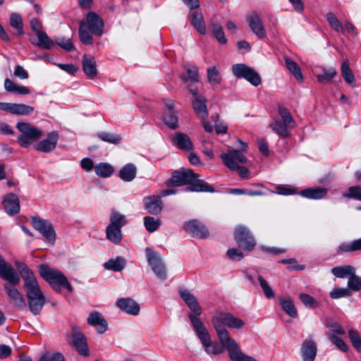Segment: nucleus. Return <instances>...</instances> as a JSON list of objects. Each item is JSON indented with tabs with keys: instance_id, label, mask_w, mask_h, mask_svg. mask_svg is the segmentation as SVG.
Masks as SVG:
<instances>
[{
	"instance_id": "f257e3e1",
	"label": "nucleus",
	"mask_w": 361,
	"mask_h": 361,
	"mask_svg": "<svg viewBox=\"0 0 361 361\" xmlns=\"http://www.w3.org/2000/svg\"><path fill=\"white\" fill-rule=\"evenodd\" d=\"M16 267L24 281L29 310L34 315H37L46 302V297L32 271L21 262H16Z\"/></svg>"
},
{
	"instance_id": "f03ea898",
	"label": "nucleus",
	"mask_w": 361,
	"mask_h": 361,
	"mask_svg": "<svg viewBox=\"0 0 361 361\" xmlns=\"http://www.w3.org/2000/svg\"><path fill=\"white\" fill-rule=\"evenodd\" d=\"M20 274L6 262L0 255V278L7 281L4 284V288L10 303L19 310L26 308V302L22 293L16 287L20 281Z\"/></svg>"
},
{
	"instance_id": "7ed1b4c3",
	"label": "nucleus",
	"mask_w": 361,
	"mask_h": 361,
	"mask_svg": "<svg viewBox=\"0 0 361 361\" xmlns=\"http://www.w3.org/2000/svg\"><path fill=\"white\" fill-rule=\"evenodd\" d=\"M198 175L191 169H182L174 171L167 183L171 186H180L187 184L191 185L187 191L195 192H214L213 188L203 180L199 179Z\"/></svg>"
},
{
	"instance_id": "20e7f679",
	"label": "nucleus",
	"mask_w": 361,
	"mask_h": 361,
	"mask_svg": "<svg viewBox=\"0 0 361 361\" xmlns=\"http://www.w3.org/2000/svg\"><path fill=\"white\" fill-rule=\"evenodd\" d=\"M104 23L96 13L88 12L85 19L80 22L78 35L81 42L86 45L93 44V36L101 37L104 33Z\"/></svg>"
},
{
	"instance_id": "39448f33",
	"label": "nucleus",
	"mask_w": 361,
	"mask_h": 361,
	"mask_svg": "<svg viewBox=\"0 0 361 361\" xmlns=\"http://www.w3.org/2000/svg\"><path fill=\"white\" fill-rule=\"evenodd\" d=\"M189 318L201 342L204 351L208 355L214 356L221 354L224 349H226V346L220 342L218 343L212 340L207 329L198 317L192 314H189Z\"/></svg>"
},
{
	"instance_id": "423d86ee",
	"label": "nucleus",
	"mask_w": 361,
	"mask_h": 361,
	"mask_svg": "<svg viewBox=\"0 0 361 361\" xmlns=\"http://www.w3.org/2000/svg\"><path fill=\"white\" fill-rule=\"evenodd\" d=\"M39 273L41 277L57 293H60L63 288L69 293L73 289L67 277L60 270L51 267L48 264H42L39 267Z\"/></svg>"
},
{
	"instance_id": "0eeeda50",
	"label": "nucleus",
	"mask_w": 361,
	"mask_h": 361,
	"mask_svg": "<svg viewBox=\"0 0 361 361\" xmlns=\"http://www.w3.org/2000/svg\"><path fill=\"white\" fill-rule=\"evenodd\" d=\"M278 113L280 119L273 118L269 127L275 133L285 138L289 136L288 129L295 126V121L290 111L283 106L278 107Z\"/></svg>"
},
{
	"instance_id": "6e6552de",
	"label": "nucleus",
	"mask_w": 361,
	"mask_h": 361,
	"mask_svg": "<svg viewBox=\"0 0 361 361\" xmlns=\"http://www.w3.org/2000/svg\"><path fill=\"white\" fill-rule=\"evenodd\" d=\"M17 129L20 132L18 137V142L22 147H28L34 141L40 138L43 131L27 122H18Z\"/></svg>"
},
{
	"instance_id": "1a4fd4ad",
	"label": "nucleus",
	"mask_w": 361,
	"mask_h": 361,
	"mask_svg": "<svg viewBox=\"0 0 361 361\" xmlns=\"http://www.w3.org/2000/svg\"><path fill=\"white\" fill-rule=\"evenodd\" d=\"M329 331L326 333L328 338L343 352H348V345L338 336L345 334L344 329L337 322H332L326 324Z\"/></svg>"
},
{
	"instance_id": "9d476101",
	"label": "nucleus",
	"mask_w": 361,
	"mask_h": 361,
	"mask_svg": "<svg viewBox=\"0 0 361 361\" xmlns=\"http://www.w3.org/2000/svg\"><path fill=\"white\" fill-rule=\"evenodd\" d=\"M232 72L236 78H245L255 86L259 85L262 82L260 75L254 69L245 64L233 65Z\"/></svg>"
},
{
	"instance_id": "9b49d317",
	"label": "nucleus",
	"mask_w": 361,
	"mask_h": 361,
	"mask_svg": "<svg viewBox=\"0 0 361 361\" xmlns=\"http://www.w3.org/2000/svg\"><path fill=\"white\" fill-rule=\"evenodd\" d=\"M234 238L238 245L245 250L254 249L256 242L247 228L243 226L236 227Z\"/></svg>"
},
{
	"instance_id": "f8f14e48",
	"label": "nucleus",
	"mask_w": 361,
	"mask_h": 361,
	"mask_svg": "<svg viewBox=\"0 0 361 361\" xmlns=\"http://www.w3.org/2000/svg\"><path fill=\"white\" fill-rule=\"evenodd\" d=\"M147 260L151 267L153 272L160 279H166V273L164 264H163L159 255L149 247L145 249Z\"/></svg>"
},
{
	"instance_id": "ddd939ff",
	"label": "nucleus",
	"mask_w": 361,
	"mask_h": 361,
	"mask_svg": "<svg viewBox=\"0 0 361 361\" xmlns=\"http://www.w3.org/2000/svg\"><path fill=\"white\" fill-rule=\"evenodd\" d=\"M244 152L238 149H230L226 153L221 154V158L224 164L232 171L238 167V163L245 164L247 162V158L243 154Z\"/></svg>"
},
{
	"instance_id": "4468645a",
	"label": "nucleus",
	"mask_w": 361,
	"mask_h": 361,
	"mask_svg": "<svg viewBox=\"0 0 361 361\" xmlns=\"http://www.w3.org/2000/svg\"><path fill=\"white\" fill-rule=\"evenodd\" d=\"M250 30L259 39H264L267 37V32L260 15L257 12H251L245 18Z\"/></svg>"
},
{
	"instance_id": "2eb2a0df",
	"label": "nucleus",
	"mask_w": 361,
	"mask_h": 361,
	"mask_svg": "<svg viewBox=\"0 0 361 361\" xmlns=\"http://www.w3.org/2000/svg\"><path fill=\"white\" fill-rule=\"evenodd\" d=\"M183 229L192 236L198 238H204L209 235V231L201 221L192 219L183 224Z\"/></svg>"
},
{
	"instance_id": "dca6fc26",
	"label": "nucleus",
	"mask_w": 361,
	"mask_h": 361,
	"mask_svg": "<svg viewBox=\"0 0 361 361\" xmlns=\"http://www.w3.org/2000/svg\"><path fill=\"white\" fill-rule=\"evenodd\" d=\"M32 224L35 229L38 231L44 237L50 241L55 240V231L51 224L39 217H32Z\"/></svg>"
},
{
	"instance_id": "f3484780",
	"label": "nucleus",
	"mask_w": 361,
	"mask_h": 361,
	"mask_svg": "<svg viewBox=\"0 0 361 361\" xmlns=\"http://www.w3.org/2000/svg\"><path fill=\"white\" fill-rule=\"evenodd\" d=\"M188 89L193 97L192 107L195 114L201 119H206L208 116V111L206 105V99L198 94L196 88L189 86Z\"/></svg>"
},
{
	"instance_id": "a211bd4d",
	"label": "nucleus",
	"mask_w": 361,
	"mask_h": 361,
	"mask_svg": "<svg viewBox=\"0 0 361 361\" xmlns=\"http://www.w3.org/2000/svg\"><path fill=\"white\" fill-rule=\"evenodd\" d=\"M59 140V134L56 131H51L47 137L42 140L37 142L34 145V148L39 152L48 153L53 151L57 145Z\"/></svg>"
},
{
	"instance_id": "6ab92c4d",
	"label": "nucleus",
	"mask_w": 361,
	"mask_h": 361,
	"mask_svg": "<svg viewBox=\"0 0 361 361\" xmlns=\"http://www.w3.org/2000/svg\"><path fill=\"white\" fill-rule=\"evenodd\" d=\"M179 294L192 312L190 314H194L197 317L202 314V308L192 293L187 289H182L179 291Z\"/></svg>"
},
{
	"instance_id": "aec40b11",
	"label": "nucleus",
	"mask_w": 361,
	"mask_h": 361,
	"mask_svg": "<svg viewBox=\"0 0 361 361\" xmlns=\"http://www.w3.org/2000/svg\"><path fill=\"white\" fill-rule=\"evenodd\" d=\"M116 306L124 312L136 316L139 314L140 307V305L130 298H122L117 300Z\"/></svg>"
},
{
	"instance_id": "412c9836",
	"label": "nucleus",
	"mask_w": 361,
	"mask_h": 361,
	"mask_svg": "<svg viewBox=\"0 0 361 361\" xmlns=\"http://www.w3.org/2000/svg\"><path fill=\"white\" fill-rule=\"evenodd\" d=\"M317 352V344L313 340L305 339L302 342L300 353L303 361H314Z\"/></svg>"
},
{
	"instance_id": "4be33fe9",
	"label": "nucleus",
	"mask_w": 361,
	"mask_h": 361,
	"mask_svg": "<svg viewBox=\"0 0 361 361\" xmlns=\"http://www.w3.org/2000/svg\"><path fill=\"white\" fill-rule=\"evenodd\" d=\"M6 212L13 216L20 211V201L18 196L13 193H8L2 202Z\"/></svg>"
},
{
	"instance_id": "5701e85b",
	"label": "nucleus",
	"mask_w": 361,
	"mask_h": 361,
	"mask_svg": "<svg viewBox=\"0 0 361 361\" xmlns=\"http://www.w3.org/2000/svg\"><path fill=\"white\" fill-rule=\"evenodd\" d=\"M88 324L94 326L98 334H103L107 329V322L103 316L97 311L92 312L87 318Z\"/></svg>"
},
{
	"instance_id": "b1692460",
	"label": "nucleus",
	"mask_w": 361,
	"mask_h": 361,
	"mask_svg": "<svg viewBox=\"0 0 361 361\" xmlns=\"http://www.w3.org/2000/svg\"><path fill=\"white\" fill-rule=\"evenodd\" d=\"M145 209L152 214H159L163 209L161 196H149L143 200Z\"/></svg>"
},
{
	"instance_id": "393cba45",
	"label": "nucleus",
	"mask_w": 361,
	"mask_h": 361,
	"mask_svg": "<svg viewBox=\"0 0 361 361\" xmlns=\"http://www.w3.org/2000/svg\"><path fill=\"white\" fill-rule=\"evenodd\" d=\"M173 143L180 149L191 151L193 149V145L190 137L183 133L177 132L171 137Z\"/></svg>"
},
{
	"instance_id": "a878e982",
	"label": "nucleus",
	"mask_w": 361,
	"mask_h": 361,
	"mask_svg": "<svg viewBox=\"0 0 361 361\" xmlns=\"http://www.w3.org/2000/svg\"><path fill=\"white\" fill-rule=\"evenodd\" d=\"M328 193L326 188H307L299 192V195L304 198L310 200L324 199Z\"/></svg>"
},
{
	"instance_id": "bb28decb",
	"label": "nucleus",
	"mask_w": 361,
	"mask_h": 361,
	"mask_svg": "<svg viewBox=\"0 0 361 361\" xmlns=\"http://www.w3.org/2000/svg\"><path fill=\"white\" fill-rule=\"evenodd\" d=\"M189 17L196 30L200 34H205L206 26L202 13L199 11H193L190 13Z\"/></svg>"
},
{
	"instance_id": "cd10ccee",
	"label": "nucleus",
	"mask_w": 361,
	"mask_h": 361,
	"mask_svg": "<svg viewBox=\"0 0 361 361\" xmlns=\"http://www.w3.org/2000/svg\"><path fill=\"white\" fill-rule=\"evenodd\" d=\"M82 68L90 78H94L97 74L94 59L93 57L88 58L86 54L82 56Z\"/></svg>"
},
{
	"instance_id": "c85d7f7f",
	"label": "nucleus",
	"mask_w": 361,
	"mask_h": 361,
	"mask_svg": "<svg viewBox=\"0 0 361 361\" xmlns=\"http://www.w3.org/2000/svg\"><path fill=\"white\" fill-rule=\"evenodd\" d=\"M73 342L74 346L78 351L82 355H88L89 350L85 337L80 334H75L73 337Z\"/></svg>"
},
{
	"instance_id": "c756f323",
	"label": "nucleus",
	"mask_w": 361,
	"mask_h": 361,
	"mask_svg": "<svg viewBox=\"0 0 361 361\" xmlns=\"http://www.w3.org/2000/svg\"><path fill=\"white\" fill-rule=\"evenodd\" d=\"M331 273L337 278H348L355 274V269L351 265L338 266L332 268Z\"/></svg>"
},
{
	"instance_id": "7c9ffc66",
	"label": "nucleus",
	"mask_w": 361,
	"mask_h": 361,
	"mask_svg": "<svg viewBox=\"0 0 361 361\" xmlns=\"http://www.w3.org/2000/svg\"><path fill=\"white\" fill-rule=\"evenodd\" d=\"M284 61L287 69L293 75L295 78L299 82H302L303 75L296 62L288 56L284 57Z\"/></svg>"
},
{
	"instance_id": "2f4dec72",
	"label": "nucleus",
	"mask_w": 361,
	"mask_h": 361,
	"mask_svg": "<svg viewBox=\"0 0 361 361\" xmlns=\"http://www.w3.org/2000/svg\"><path fill=\"white\" fill-rule=\"evenodd\" d=\"M137 169L133 164L125 165L119 171L120 178L126 182L133 180L136 176Z\"/></svg>"
},
{
	"instance_id": "473e14b6",
	"label": "nucleus",
	"mask_w": 361,
	"mask_h": 361,
	"mask_svg": "<svg viewBox=\"0 0 361 361\" xmlns=\"http://www.w3.org/2000/svg\"><path fill=\"white\" fill-rule=\"evenodd\" d=\"M106 269L114 271H121L126 267V261L121 257L109 259L104 264Z\"/></svg>"
},
{
	"instance_id": "72a5a7b5",
	"label": "nucleus",
	"mask_w": 361,
	"mask_h": 361,
	"mask_svg": "<svg viewBox=\"0 0 361 361\" xmlns=\"http://www.w3.org/2000/svg\"><path fill=\"white\" fill-rule=\"evenodd\" d=\"M279 303L285 312L291 317H296L298 316L297 309L290 298H280Z\"/></svg>"
},
{
	"instance_id": "f704fd0d",
	"label": "nucleus",
	"mask_w": 361,
	"mask_h": 361,
	"mask_svg": "<svg viewBox=\"0 0 361 361\" xmlns=\"http://www.w3.org/2000/svg\"><path fill=\"white\" fill-rule=\"evenodd\" d=\"M94 171L99 177L108 178L113 174L114 169L111 164L102 162L94 166Z\"/></svg>"
},
{
	"instance_id": "c9c22d12",
	"label": "nucleus",
	"mask_w": 361,
	"mask_h": 361,
	"mask_svg": "<svg viewBox=\"0 0 361 361\" xmlns=\"http://www.w3.org/2000/svg\"><path fill=\"white\" fill-rule=\"evenodd\" d=\"M127 223L126 217L125 215L119 213L116 210H112L110 216V224L109 226H111L116 228H121L124 226Z\"/></svg>"
},
{
	"instance_id": "e433bc0d",
	"label": "nucleus",
	"mask_w": 361,
	"mask_h": 361,
	"mask_svg": "<svg viewBox=\"0 0 361 361\" xmlns=\"http://www.w3.org/2000/svg\"><path fill=\"white\" fill-rule=\"evenodd\" d=\"M341 75L345 81L350 86L355 87V75L349 66V62L345 61L341 66Z\"/></svg>"
},
{
	"instance_id": "4c0bfd02",
	"label": "nucleus",
	"mask_w": 361,
	"mask_h": 361,
	"mask_svg": "<svg viewBox=\"0 0 361 361\" xmlns=\"http://www.w3.org/2000/svg\"><path fill=\"white\" fill-rule=\"evenodd\" d=\"M106 238L114 244H118L122 239L121 229L111 226L106 228Z\"/></svg>"
},
{
	"instance_id": "58836bf2",
	"label": "nucleus",
	"mask_w": 361,
	"mask_h": 361,
	"mask_svg": "<svg viewBox=\"0 0 361 361\" xmlns=\"http://www.w3.org/2000/svg\"><path fill=\"white\" fill-rule=\"evenodd\" d=\"M9 23L11 26L16 30L18 35H22L24 34L23 20L20 14L11 13Z\"/></svg>"
},
{
	"instance_id": "ea45409f",
	"label": "nucleus",
	"mask_w": 361,
	"mask_h": 361,
	"mask_svg": "<svg viewBox=\"0 0 361 361\" xmlns=\"http://www.w3.org/2000/svg\"><path fill=\"white\" fill-rule=\"evenodd\" d=\"M187 75L183 74L180 78L184 82L190 81L191 82H199L198 68L196 66L188 67L186 69Z\"/></svg>"
},
{
	"instance_id": "a19ab883",
	"label": "nucleus",
	"mask_w": 361,
	"mask_h": 361,
	"mask_svg": "<svg viewBox=\"0 0 361 361\" xmlns=\"http://www.w3.org/2000/svg\"><path fill=\"white\" fill-rule=\"evenodd\" d=\"M37 36L38 38V42L36 43V45L38 47L43 49H49L54 46V41L49 37L46 32L42 31L37 34Z\"/></svg>"
},
{
	"instance_id": "79ce46f5",
	"label": "nucleus",
	"mask_w": 361,
	"mask_h": 361,
	"mask_svg": "<svg viewBox=\"0 0 361 361\" xmlns=\"http://www.w3.org/2000/svg\"><path fill=\"white\" fill-rule=\"evenodd\" d=\"M164 120L165 123L171 129H176L178 127V118L177 113L170 109L169 111H167L165 115Z\"/></svg>"
},
{
	"instance_id": "37998d69",
	"label": "nucleus",
	"mask_w": 361,
	"mask_h": 361,
	"mask_svg": "<svg viewBox=\"0 0 361 361\" xmlns=\"http://www.w3.org/2000/svg\"><path fill=\"white\" fill-rule=\"evenodd\" d=\"M143 221L146 230L149 233L156 231L161 226V221L152 216H145Z\"/></svg>"
},
{
	"instance_id": "c03bdc74",
	"label": "nucleus",
	"mask_w": 361,
	"mask_h": 361,
	"mask_svg": "<svg viewBox=\"0 0 361 361\" xmlns=\"http://www.w3.org/2000/svg\"><path fill=\"white\" fill-rule=\"evenodd\" d=\"M35 109L32 106L23 103H14L13 114L27 116L31 114Z\"/></svg>"
},
{
	"instance_id": "a18cd8bd",
	"label": "nucleus",
	"mask_w": 361,
	"mask_h": 361,
	"mask_svg": "<svg viewBox=\"0 0 361 361\" xmlns=\"http://www.w3.org/2000/svg\"><path fill=\"white\" fill-rule=\"evenodd\" d=\"M212 27L216 39L221 44H226L227 40L221 25L218 22H212Z\"/></svg>"
},
{
	"instance_id": "49530a36",
	"label": "nucleus",
	"mask_w": 361,
	"mask_h": 361,
	"mask_svg": "<svg viewBox=\"0 0 361 361\" xmlns=\"http://www.w3.org/2000/svg\"><path fill=\"white\" fill-rule=\"evenodd\" d=\"M257 281L263 290L264 296L267 299H273L275 298V293L268 282L262 276H257Z\"/></svg>"
},
{
	"instance_id": "de8ad7c7",
	"label": "nucleus",
	"mask_w": 361,
	"mask_h": 361,
	"mask_svg": "<svg viewBox=\"0 0 361 361\" xmlns=\"http://www.w3.org/2000/svg\"><path fill=\"white\" fill-rule=\"evenodd\" d=\"M348 338L353 348L359 353H361V337L358 332L353 329H348Z\"/></svg>"
},
{
	"instance_id": "09e8293b",
	"label": "nucleus",
	"mask_w": 361,
	"mask_h": 361,
	"mask_svg": "<svg viewBox=\"0 0 361 361\" xmlns=\"http://www.w3.org/2000/svg\"><path fill=\"white\" fill-rule=\"evenodd\" d=\"M275 192L281 195L299 194L297 188L290 185H279L276 187Z\"/></svg>"
},
{
	"instance_id": "8fccbe9b",
	"label": "nucleus",
	"mask_w": 361,
	"mask_h": 361,
	"mask_svg": "<svg viewBox=\"0 0 361 361\" xmlns=\"http://www.w3.org/2000/svg\"><path fill=\"white\" fill-rule=\"evenodd\" d=\"M326 20L329 23L331 28L335 30L338 32H343L344 27L340 23L337 17L332 13H329L326 15Z\"/></svg>"
},
{
	"instance_id": "3c124183",
	"label": "nucleus",
	"mask_w": 361,
	"mask_h": 361,
	"mask_svg": "<svg viewBox=\"0 0 361 361\" xmlns=\"http://www.w3.org/2000/svg\"><path fill=\"white\" fill-rule=\"evenodd\" d=\"M348 288L350 290L357 292L361 290V277L355 274H352L348 281Z\"/></svg>"
},
{
	"instance_id": "603ef678",
	"label": "nucleus",
	"mask_w": 361,
	"mask_h": 361,
	"mask_svg": "<svg viewBox=\"0 0 361 361\" xmlns=\"http://www.w3.org/2000/svg\"><path fill=\"white\" fill-rule=\"evenodd\" d=\"M207 79L211 84H219L221 80V75L215 66L207 69Z\"/></svg>"
},
{
	"instance_id": "864d4df0",
	"label": "nucleus",
	"mask_w": 361,
	"mask_h": 361,
	"mask_svg": "<svg viewBox=\"0 0 361 361\" xmlns=\"http://www.w3.org/2000/svg\"><path fill=\"white\" fill-rule=\"evenodd\" d=\"M336 75V71L334 68L324 69L323 73L318 74L317 78L319 82H330Z\"/></svg>"
},
{
	"instance_id": "5fc2aeb1",
	"label": "nucleus",
	"mask_w": 361,
	"mask_h": 361,
	"mask_svg": "<svg viewBox=\"0 0 361 361\" xmlns=\"http://www.w3.org/2000/svg\"><path fill=\"white\" fill-rule=\"evenodd\" d=\"M299 298L304 305L307 307L317 308L319 306V303L313 297L307 293H300Z\"/></svg>"
},
{
	"instance_id": "6e6d98bb",
	"label": "nucleus",
	"mask_w": 361,
	"mask_h": 361,
	"mask_svg": "<svg viewBox=\"0 0 361 361\" xmlns=\"http://www.w3.org/2000/svg\"><path fill=\"white\" fill-rule=\"evenodd\" d=\"M344 197L355 199L361 201V186H352L348 191L343 194Z\"/></svg>"
},
{
	"instance_id": "4d7b16f0",
	"label": "nucleus",
	"mask_w": 361,
	"mask_h": 361,
	"mask_svg": "<svg viewBox=\"0 0 361 361\" xmlns=\"http://www.w3.org/2000/svg\"><path fill=\"white\" fill-rule=\"evenodd\" d=\"M330 297L333 299H338L343 297H349L351 295L350 290L347 288H337L333 289L330 293Z\"/></svg>"
},
{
	"instance_id": "13d9d810",
	"label": "nucleus",
	"mask_w": 361,
	"mask_h": 361,
	"mask_svg": "<svg viewBox=\"0 0 361 361\" xmlns=\"http://www.w3.org/2000/svg\"><path fill=\"white\" fill-rule=\"evenodd\" d=\"M99 137L103 141L116 145L120 143L121 140V137L118 135L110 133H101L99 134Z\"/></svg>"
},
{
	"instance_id": "bf43d9fd",
	"label": "nucleus",
	"mask_w": 361,
	"mask_h": 361,
	"mask_svg": "<svg viewBox=\"0 0 361 361\" xmlns=\"http://www.w3.org/2000/svg\"><path fill=\"white\" fill-rule=\"evenodd\" d=\"M56 44L59 45L62 49L67 51H71L75 49V47L71 38H65L63 37H58L56 39Z\"/></svg>"
},
{
	"instance_id": "052dcab7",
	"label": "nucleus",
	"mask_w": 361,
	"mask_h": 361,
	"mask_svg": "<svg viewBox=\"0 0 361 361\" xmlns=\"http://www.w3.org/2000/svg\"><path fill=\"white\" fill-rule=\"evenodd\" d=\"M227 257L233 261H239L244 257L243 253L236 248H231L226 252Z\"/></svg>"
},
{
	"instance_id": "680f3d73",
	"label": "nucleus",
	"mask_w": 361,
	"mask_h": 361,
	"mask_svg": "<svg viewBox=\"0 0 361 361\" xmlns=\"http://www.w3.org/2000/svg\"><path fill=\"white\" fill-rule=\"evenodd\" d=\"M39 361H65V359L62 354L56 353L52 355H43L41 356Z\"/></svg>"
},
{
	"instance_id": "e2e57ef3",
	"label": "nucleus",
	"mask_w": 361,
	"mask_h": 361,
	"mask_svg": "<svg viewBox=\"0 0 361 361\" xmlns=\"http://www.w3.org/2000/svg\"><path fill=\"white\" fill-rule=\"evenodd\" d=\"M13 74L16 77L25 80L28 78V73L25 69L20 65H17L14 68Z\"/></svg>"
},
{
	"instance_id": "0e129e2a",
	"label": "nucleus",
	"mask_w": 361,
	"mask_h": 361,
	"mask_svg": "<svg viewBox=\"0 0 361 361\" xmlns=\"http://www.w3.org/2000/svg\"><path fill=\"white\" fill-rule=\"evenodd\" d=\"M58 67H59L61 70L68 73L71 75H74L78 71V68L75 66L73 64L71 63H58L56 64Z\"/></svg>"
},
{
	"instance_id": "69168bd1",
	"label": "nucleus",
	"mask_w": 361,
	"mask_h": 361,
	"mask_svg": "<svg viewBox=\"0 0 361 361\" xmlns=\"http://www.w3.org/2000/svg\"><path fill=\"white\" fill-rule=\"evenodd\" d=\"M257 144L259 147V151L264 154L267 156L269 154V147L268 144L265 139L259 138L257 139Z\"/></svg>"
},
{
	"instance_id": "338daca9",
	"label": "nucleus",
	"mask_w": 361,
	"mask_h": 361,
	"mask_svg": "<svg viewBox=\"0 0 361 361\" xmlns=\"http://www.w3.org/2000/svg\"><path fill=\"white\" fill-rule=\"evenodd\" d=\"M353 252V251L351 243H341L337 249L338 255H342L344 252Z\"/></svg>"
},
{
	"instance_id": "774afa93",
	"label": "nucleus",
	"mask_w": 361,
	"mask_h": 361,
	"mask_svg": "<svg viewBox=\"0 0 361 361\" xmlns=\"http://www.w3.org/2000/svg\"><path fill=\"white\" fill-rule=\"evenodd\" d=\"M80 166L84 170L90 171L94 168V163L91 159L84 158L80 161Z\"/></svg>"
}]
</instances>
